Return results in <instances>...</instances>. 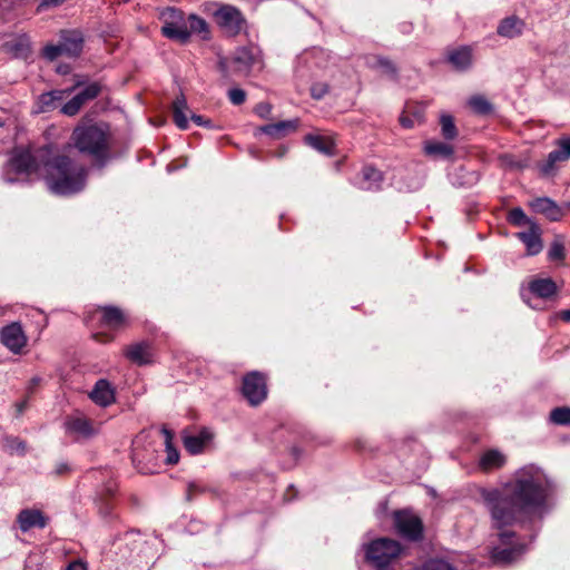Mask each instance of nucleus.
<instances>
[{
    "instance_id": "nucleus-1",
    "label": "nucleus",
    "mask_w": 570,
    "mask_h": 570,
    "mask_svg": "<svg viewBox=\"0 0 570 570\" xmlns=\"http://www.w3.org/2000/svg\"><path fill=\"white\" fill-rule=\"evenodd\" d=\"M41 170L56 195H72L86 186L88 169L68 155H53L50 146H43L35 154L26 149L14 150L3 167L2 177L8 184L28 181L32 174Z\"/></svg>"
},
{
    "instance_id": "nucleus-2",
    "label": "nucleus",
    "mask_w": 570,
    "mask_h": 570,
    "mask_svg": "<svg viewBox=\"0 0 570 570\" xmlns=\"http://www.w3.org/2000/svg\"><path fill=\"white\" fill-rule=\"evenodd\" d=\"M553 484L544 471L529 464L519 469L514 480L501 490H483L482 498L489 509L493 525L501 529L511 525L527 513L547 503Z\"/></svg>"
},
{
    "instance_id": "nucleus-3",
    "label": "nucleus",
    "mask_w": 570,
    "mask_h": 570,
    "mask_svg": "<svg viewBox=\"0 0 570 570\" xmlns=\"http://www.w3.org/2000/svg\"><path fill=\"white\" fill-rule=\"evenodd\" d=\"M71 141L80 154L89 155L101 163L107 158V131L98 125L75 128Z\"/></svg>"
},
{
    "instance_id": "nucleus-4",
    "label": "nucleus",
    "mask_w": 570,
    "mask_h": 570,
    "mask_svg": "<svg viewBox=\"0 0 570 570\" xmlns=\"http://www.w3.org/2000/svg\"><path fill=\"white\" fill-rule=\"evenodd\" d=\"M364 549L366 562L376 570H385L402 551L400 542L390 538L373 540Z\"/></svg>"
},
{
    "instance_id": "nucleus-5",
    "label": "nucleus",
    "mask_w": 570,
    "mask_h": 570,
    "mask_svg": "<svg viewBox=\"0 0 570 570\" xmlns=\"http://www.w3.org/2000/svg\"><path fill=\"white\" fill-rule=\"evenodd\" d=\"M255 61L256 57L253 50L242 47L235 51L232 59L220 57L217 68L225 79L232 80L234 76H247L255 65Z\"/></svg>"
},
{
    "instance_id": "nucleus-6",
    "label": "nucleus",
    "mask_w": 570,
    "mask_h": 570,
    "mask_svg": "<svg viewBox=\"0 0 570 570\" xmlns=\"http://www.w3.org/2000/svg\"><path fill=\"white\" fill-rule=\"evenodd\" d=\"M163 20L161 35L179 43H187L190 38L184 12L179 9L168 7L160 13Z\"/></svg>"
},
{
    "instance_id": "nucleus-7",
    "label": "nucleus",
    "mask_w": 570,
    "mask_h": 570,
    "mask_svg": "<svg viewBox=\"0 0 570 570\" xmlns=\"http://www.w3.org/2000/svg\"><path fill=\"white\" fill-rule=\"evenodd\" d=\"M556 149L550 151L547 159L538 164L541 176L552 177L560 165L570 159V136H561L554 141Z\"/></svg>"
},
{
    "instance_id": "nucleus-8",
    "label": "nucleus",
    "mask_w": 570,
    "mask_h": 570,
    "mask_svg": "<svg viewBox=\"0 0 570 570\" xmlns=\"http://www.w3.org/2000/svg\"><path fill=\"white\" fill-rule=\"evenodd\" d=\"M66 434L75 442H85L99 433V425L85 415H69L63 423Z\"/></svg>"
},
{
    "instance_id": "nucleus-9",
    "label": "nucleus",
    "mask_w": 570,
    "mask_h": 570,
    "mask_svg": "<svg viewBox=\"0 0 570 570\" xmlns=\"http://www.w3.org/2000/svg\"><path fill=\"white\" fill-rule=\"evenodd\" d=\"M515 533L512 531H501L499 539L502 547L493 548L491 556L495 563L509 564L515 561L525 550V546L514 542Z\"/></svg>"
},
{
    "instance_id": "nucleus-10",
    "label": "nucleus",
    "mask_w": 570,
    "mask_h": 570,
    "mask_svg": "<svg viewBox=\"0 0 570 570\" xmlns=\"http://www.w3.org/2000/svg\"><path fill=\"white\" fill-rule=\"evenodd\" d=\"M217 24L228 35L236 36L244 28L246 20L234 6L220 4L213 13Z\"/></svg>"
},
{
    "instance_id": "nucleus-11",
    "label": "nucleus",
    "mask_w": 570,
    "mask_h": 570,
    "mask_svg": "<svg viewBox=\"0 0 570 570\" xmlns=\"http://www.w3.org/2000/svg\"><path fill=\"white\" fill-rule=\"evenodd\" d=\"M242 392L250 405L261 404L267 396L265 376L257 372H250L243 379Z\"/></svg>"
},
{
    "instance_id": "nucleus-12",
    "label": "nucleus",
    "mask_w": 570,
    "mask_h": 570,
    "mask_svg": "<svg viewBox=\"0 0 570 570\" xmlns=\"http://www.w3.org/2000/svg\"><path fill=\"white\" fill-rule=\"evenodd\" d=\"M394 525L397 532L407 540L419 541L423 537L421 519L405 511L394 513Z\"/></svg>"
},
{
    "instance_id": "nucleus-13",
    "label": "nucleus",
    "mask_w": 570,
    "mask_h": 570,
    "mask_svg": "<svg viewBox=\"0 0 570 570\" xmlns=\"http://www.w3.org/2000/svg\"><path fill=\"white\" fill-rule=\"evenodd\" d=\"M102 90V86L98 81L88 83L77 95H75L69 101L61 107V112L67 116H75L79 112L81 107L96 99Z\"/></svg>"
},
{
    "instance_id": "nucleus-14",
    "label": "nucleus",
    "mask_w": 570,
    "mask_h": 570,
    "mask_svg": "<svg viewBox=\"0 0 570 570\" xmlns=\"http://www.w3.org/2000/svg\"><path fill=\"white\" fill-rule=\"evenodd\" d=\"M0 342L13 354H20L28 338L22 325L19 322H12L0 330Z\"/></svg>"
},
{
    "instance_id": "nucleus-15",
    "label": "nucleus",
    "mask_w": 570,
    "mask_h": 570,
    "mask_svg": "<svg viewBox=\"0 0 570 570\" xmlns=\"http://www.w3.org/2000/svg\"><path fill=\"white\" fill-rule=\"evenodd\" d=\"M59 42L67 57L76 58L80 56L83 48V33L78 29L61 30Z\"/></svg>"
},
{
    "instance_id": "nucleus-16",
    "label": "nucleus",
    "mask_w": 570,
    "mask_h": 570,
    "mask_svg": "<svg viewBox=\"0 0 570 570\" xmlns=\"http://www.w3.org/2000/svg\"><path fill=\"white\" fill-rule=\"evenodd\" d=\"M445 60L454 70L465 72L470 70L473 65L472 49L469 46L449 49Z\"/></svg>"
},
{
    "instance_id": "nucleus-17",
    "label": "nucleus",
    "mask_w": 570,
    "mask_h": 570,
    "mask_svg": "<svg viewBox=\"0 0 570 570\" xmlns=\"http://www.w3.org/2000/svg\"><path fill=\"white\" fill-rule=\"evenodd\" d=\"M17 522L22 532H27L32 528L43 529L48 524V519L40 510L23 509L17 517Z\"/></svg>"
},
{
    "instance_id": "nucleus-18",
    "label": "nucleus",
    "mask_w": 570,
    "mask_h": 570,
    "mask_svg": "<svg viewBox=\"0 0 570 570\" xmlns=\"http://www.w3.org/2000/svg\"><path fill=\"white\" fill-rule=\"evenodd\" d=\"M356 184L364 190H380L383 184V174L373 166H364L358 174Z\"/></svg>"
},
{
    "instance_id": "nucleus-19",
    "label": "nucleus",
    "mask_w": 570,
    "mask_h": 570,
    "mask_svg": "<svg viewBox=\"0 0 570 570\" xmlns=\"http://www.w3.org/2000/svg\"><path fill=\"white\" fill-rule=\"evenodd\" d=\"M90 399L102 407L115 402V392L107 380H98L89 394Z\"/></svg>"
},
{
    "instance_id": "nucleus-20",
    "label": "nucleus",
    "mask_w": 570,
    "mask_h": 570,
    "mask_svg": "<svg viewBox=\"0 0 570 570\" xmlns=\"http://www.w3.org/2000/svg\"><path fill=\"white\" fill-rule=\"evenodd\" d=\"M530 206L535 213L544 215L552 222L559 220L563 215L558 204L548 197L535 198L530 203Z\"/></svg>"
},
{
    "instance_id": "nucleus-21",
    "label": "nucleus",
    "mask_w": 570,
    "mask_h": 570,
    "mask_svg": "<svg viewBox=\"0 0 570 570\" xmlns=\"http://www.w3.org/2000/svg\"><path fill=\"white\" fill-rule=\"evenodd\" d=\"M116 492V484L112 482L107 483L104 489L98 493L97 507L100 515L105 519L112 517V498Z\"/></svg>"
},
{
    "instance_id": "nucleus-22",
    "label": "nucleus",
    "mask_w": 570,
    "mask_h": 570,
    "mask_svg": "<svg viewBox=\"0 0 570 570\" xmlns=\"http://www.w3.org/2000/svg\"><path fill=\"white\" fill-rule=\"evenodd\" d=\"M517 237L525 245L528 255L533 256L542 250L540 230L534 224L529 230L518 233Z\"/></svg>"
},
{
    "instance_id": "nucleus-23",
    "label": "nucleus",
    "mask_w": 570,
    "mask_h": 570,
    "mask_svg": "<svg viewBox=\"0 0 570 570\" xmlns=\"http://www.w3.org/2000/svg\"><path fill=\"white\" fill-rule=\"evenodd\" d=\"M529 291L539 298L548 299L557 294L558 286L550 277L535 278L529 283Z\"/></svg>"
},
{
    "instance_id": "nucleus-24",
    "label": "nucleus",
    "mask_w": 570,
    "mask_h": 570,
    "mask_svg": "<svg viewBox=\"0 0 570 570\" xmlns=\"http://www.w3.org/2000/svg\"><path fill=\"white\" fill-rule=\"evenodd\" d=\"M297 126H298L297 119L282 120V121H278L275 124H268V125L262 126L259 128V131L267 136H271L273 138H282V137L286 136L288 132L295 131Z\"/></svg>"
},
{
    "instance_id": "nucleus-25",
    "label": "nucleus",
    "mask_w": 570,
    "mask_h": 570,
    "mask_svg": "<svg viewBox=\"0 0 570 570\" xmlns=\"http://www.w3.org/2000/svg\"><path fill=\"white\" fill-rule=\"evenodd\" d=\"M523 27L524 22L520 18L511 16L501 20L497 32L501 37L513 39L522 33Z\"/></svg>"
},
{
    "instance_id": "nucleus-26",
    "label": "nucleus",
    "mask_w": 570,
    "mask_h": 570,
    "mask_svg": "<svg viewBox=\"0 0 570 570\" xmlns=\"http://www.w3.org/2000/svg\"><path fill=\"white\" fill-rule=\"evenodd\" d=\"M173 110V120L175 125L181 129L186 130L188 128V118H187V111L189 110L186 97L184 94H180L175 98L171 106Z\"/></svg>"
},
{
    "instance_id": "nucleus-27",
    "label": "nucleus",
    "mask_w": 570,
    "mask_h": 570,
    "mask_svg": "<svg viewBox=\"0 0 570 570\" xmlns=\"http://www.w3.org/2000/svg\"><path fill=\"white\" fill-rule=\"evenodd\" d=\"M63 90H51L38 97L36 112H49L58 107L65 97Z\"/></svg>"
},
{
    "instance_id": "nucleus-28",
    "label": "nucleus",
    "mask_w": 570,
    "mask_h": 570,
    "mask_svg": "<svg viewBox=\"0 0 570 570\" xmlns=\"http://www.w3.org/2000/svg\"><path fill=\"white\" fill-rule=\"evenodd\" d=\"M101 323L112 330L120 327L125 323L124 312L116 306L107 305L100 307Z\"/></svg>"
},
{
    "instance_id": "nucleus-29",
    "label": "nucleus",
    "mask_w": 570,
    "mask_h": 570,
    "mask_svg": "<svg viewBox=\"0 0 570 570\" xmlns=\"http://www.w3.org/2000/svg\"><path fill=\"white\" fill-rule=\"evenodd\" d=\"M304 140L309 147H312L313 149L317 150L321 154H324L326 156L334 155L335 145L333 139L330 137L308 134L304 137Z\"/></svg>"
},
{
    "instance_id": "nucleus-30",
    "label": "nucleus",
    "mask_w": 570,
    "mask_h": 570,
    "mask_svg": "<svg viewBox=\"0 0 570 570\" xmlns=\"http://www.w3.org/2000/svg\"><path fill=\"white\" fill-rule=\"evenodd\" d=\"M450 177L452 185L464 188L474 186L480 179V175L476 171H470L462 166L456 168Z\"/></svg>"
},
{
    "instance_id": "nucleus-31",
    "label": "nucleus",
    "mask_w": 570,
    "mask_h": 570,
    "mask_svg": "<svg viewBox=\"0 0 570 570\" xmlns=\"http://www.w3.org/2000/svg\"><path fill=\"white\" fill-rule=\"evenodd\" d=\"M366 63L373 69H380L383 73L392 79L397 78V68L392 60L383 56H371L367 58Z\"/></svg>"
},
{
    "instance_id": "nucleus-32",
    "label": "nucleus",
    "mask_w": 570,
    "mask_h": 570,
    "mask_svg": "<svg viewBox=\"0 0 570 570\" xmlns=\"http://www.w3.org/2000/svg\"><path fill=\"white\" fill-rule=\"evenodd\" d=\"M125 355L128 360L136 364H147L149 362L148 344L140 342L129 345L125 351Z\"/></svg>"
},
{
    "instance_id": "nucleus-33",
    "label": "nucleus",
    "mask_w": 570,
    "mask_h": 570,
    "mask_svg": "<svg viewBox=\"0 0 570 570\" xmlns=\"http://www.w3.org/2000/svg\"><path fill=\"white\" fill-rule=\"evenodd\" d=\"M505 463V456L499 450H489L480 458V466L484 471L499 469Z\"/></svg>"
},
{
    "instance_id": "nucleus-34",
    "label": "nucleus",
    "mask_w": 570,
    "mask_h": 570,
    "mask_svg": "<svg viewBox=\"0 0 570 570\" xmlns=\"http://www.w3.org/2000/svg\"><path fill=\"white\" fill-rule=\"evenodd\" d=\"M6 51L16 58H28L31 52L29 40L26 37L14 39L4 43Z\"/></svg>"
},
{
    "instance_id": "nucleus-35",
    "label": "nucleus",
    "mask_w": 570,
    "mask_h": 570,
    "mask_svg": "<svg viewBox=\"0 0 570 570\" xmlns=\"http://www.w3.org/2000/svg\"><path fill=\"white\" fill-rule=\"evenodd\" d=\"M424 153L431 157L448 159L453 156L454 149L451 145L442 141H428L424 146Z\"/></svg>"
},
{
    "instance_id": "nucleus-36",
    "label": "nucleus",
    "mask_w": 570,
    "mask_h": 570,
    "mask_svg": "<svg viewBox=\"0 0 570 570\" xmlns=\"http://www.w3.org/2000/svg\"><path fill=\"white\" fill-rule=\"evenodd\" d=\"M208 440L209 433L206 431L196 435H184L183 438L184 446L190 454L200 453Z\"/></svg>"
},
{
    "instance_id": "nucleus-37",
    "label": "nucleus",
    "mask_w": 570,
    "mask_h": 570,
    "mask_svg": "<svg viewBox=\"0 0 570 570\" xmlns=\"http://www.w3.org/2000/svg\"><path fill=\"white\" fill-rule=\"evenodd\" d=\"M468 105L475 114L481 116L490 115L493 111L492 104L482 95L472 96Z\"/></svg>"
},
{
    "instance_id": "nucleus-38",
    "label": "nucleus",
    "mask_w": 570,
    "mask_h": 570,
    "mask_svg": "<svg viewBox=\"0 0 570 570\" xmlns=\"http://www.w3.org/2000/svg\"><path fill=\"white\" fill-rule=\"evenodd\" d=\"M186 22H187L188 31H190V35L198 33V35H202L203 39L208 38V35H209L208 24L203 18H200L196 14H190Z\"/></svg>"
},
{
    "instance_id": "nucleus-39",
    "label": "nucleus",
    "mask_w": 570,
    "mask_h": 570,
    "mask_svg": "<svg viewBox=\"0 0 570 570\" xmlns=\"http://www.w3.org/2000/svg\"><path fill=\"white\" fill-rule=\"evenodd\" d=\"M441 132L444 139L453 140L458 136L454 119L451 115H442L440 118Z\"/></svg>"
},
{
    "instance_id": "nucleus-40",
    "label": "nucleus",
    "mask_w": 570,
    "mask_h": 570,
    "mask_svg": "<svg viewBox=\"0 0 570 570\" xmlns=\"http://www.w3.org/2000/svg\"><path fill=\"white\" fill-rule=\"evenodd\" d=\"M163 434L165 435V445L167 451V463L168 464H176L179 460V453L177 449L173 445V438L174 434L170 430L163 428L161 430Z\"/></svg>"
},
{
    "instance_id": "nucleus-41",
    "label": "nucleus",
    "mask_w": 570,
    "mask_h": 570,
    "mask_svg": "<svg viewBox=\"0 0 570 570\" xmlns=\"http://www.w3.org/2000/svg\"><path fill=\"white\" fill-rule=\"evenodd\" d=\"M4 449L12 453H18L20 455H24L27 450V444L24 441L17 436H6L3 440Z\"/></svg>"
},
{
    "instance_id": "nucleus-42",
    "label": "nucleus",
    "mask_w": 570,
    "mask_h": 570,
    "mask_svg": "<svg viewBox=\"0 0 570 570\" xmlns=\"http://www.w3.org/2000/svg\"><path fill=\"white\" fill-rule=\"evenodd\" d=\"M550 420L558 425L570 424V407L561 406L556 407L550 412Z\"/></svg>"
},
{
    "instance_id": "nucleus-43",
    "label": "nucleus",
    "mask_w": 570,
    "mask_h": 570,
    "mask_svg": "<svg viewBox=\"0 0 570 570\" xmlns=\"http://www.w3.org/2000/svg\"><path fill=\"white\" fill-rule=\"evenodd\" d=\"M502 163L505 167L513 170H522L529 166L528 158H518L514 155L505 154L501 157Z\"/></svg>"
},
{
    "instance_id": "nucleus-44",
    "label": "nucleus",
    "mask_w": 570,
    "mask_h": 570,
    "mask_svg": "<svg viewBox=\"0 0 570 570\" xmlns=\"http://www.w3.org/2000/svg\"><path fill=\"white\" fill-rule=\"evenodd\" d=\"M508 222L511 225L519 226V227L531 223L530 219L528 218V216L525 215V213L523 212V209L520 207L512 208L509 212Z\"/></svg>"
},
{
    "instance_id": "nucleus-45",
    "label": "nucleus",
    "mask_w": 570,
    "mask_h": 570,
    "mask_svg": "<svg viewBox=\"0 0 570 570\" xmlns=\"http://www.w3.org/2000/svg\"><path fill=\"white\" fill-rule=\"evenodd\" d=\"M60 56H66L60 42L58 45H47L42 49V57L49 61H55Z\"/></svg>"
},
{
    "instance_id": "nucleus-46",
    "label": "nucleus",
    "mask_w": 570,
    "mask_h": 570,
    "mask_svg": "<svg viewBox=\"0 0 570 570\" xmlns=\"http://www.w3.org/2000/svg\"><path fill=\"white\" fill-rule=\"evenodd\" d=\"M423 570H456L451 563L443 559H431L423 566Z\"/></svg>"
},
{
    "instance_id": "nucleus-47",
    "label": "nucleus",
    "mask_w": 570,
    "mask_h": 570,
    "mask_svg": "<svg viewBox=\"0 0 570 570\" xmlns=\"http://www.w3.org/2000/svg\"><path fill=\"white\" fill-rule=\"evenodd\" d=\"M548 258L550 261H561L564 258V245L559 242L554 240L550 245V248L548 250Z\"/></svg>"
},
{
    "instance_id": "nucleus-48",
    "label": "nucleus",
    "mask_w": 570,
    "mask_h": 570,
    "mask_svg": "<svg viewBox=\"0 0 570 570\" xmlns=\"http://www.w3.org/2000/svg\"><path fill=\"white\" fill-rule=\"evenodd\" d=\"M228 99L233 105L239 106L245 102L246 92L240 88L229 89L228 90Z\"/></svg>"
},
{
    "instance_id": "nucleus-49",
    "label": "nucleus",
    "mask_w": 570,
    "mask_h": 570,
    "mask_svg": "<svg viewBox=\"0 0 570 570\" xmlns=\"http://www.w3.org/2000/svg\"><path fill=\"white\" fill-rule=\"evenodd\" d=\"M328 92V86L325 82H316L311 87V96L320 100Z\"/></svg>"
},
{
    "instance_id": "nucleus-50",
    "label": "nucleus",
    "mask_w": 570,
    "mask_h": 570,
    "mask_svg": "<svg viewBox=\"0 0 570 570\" xmlns=\"http://www.w3.org/2000/svg\"><path fill=\"white\" fill-rule=\"evenodd\" d=\"M63 2H65V0H40L39 4L37 7V12L40 13L48 9L57 8V7L61 6Z\"/></svg>"
},
{
    "instance_id": "nucleus-51",
    "label": "nucleus",
    "mask_w": 570,
    "mask_h": 570,
    "mask_svg": "<svg viewBox=\"0 0 570 570\" xmlns=\"http://www.w3.org/2000/svg\"><path fill=\"white\" fill-rule=\"evenodd\" d=\"M190 119L197 125L206 128H214L213 121L204 116L191 114Z\"/></svg>"
},
{
    "instance_id": "nucleus-52",
    "label": "nucleus",
    "mask_w": 570,
    "mask_h": 570,
    "mask_svg": "<svg viewBox=\"0 0 570 570\" xmlns=\"http://www.w3.org/2000/svg\"><path fill=\"white\" fill-rule=\"evenodd\" d=\"M256 114L262 118H267L271 115L272 106L267 102H261L255 108Z\"/></svg>"
},
{
    "instance_id": "nucleus-53",
    "label": "nucleus",
    "mask_w": 570,
    "mask_h": 570,
    "mask_svg": "<svg viewBox=\"0 0 570 570\" xmlns=\"http://www.w3.org/2000/svg\"><path fill=\"white\" fill-rule=\"evenodd\" d=\"M71 471V468L68 462L61 461L58 462L55 466L53 473L56 475H65Z\"/></svg>"
},
{
    "instance_id": "nucleus-54",
    "label": "nucleus",
    "mask_w": 570,
    "mask_h": 570,
    "mask_svg": "<svg viewBox=\"0 0 570 570\" xmlns=\"http://www.w3.org/2000/svg\"><path fill=\"white\" fill-rule=\"evenodd\" d=\"M325 56V51L321 48H313L309 51L304 52V55L301 57L304 59H308L309 57H323Z\"/></svg>"
},
{
    "instance_id": "nucleus-55",
    "label": "nucleus",
    "mask_w": 570,
    "mask_h": 570,
    "mask_svg": "<svg viewBox=\"0 0 570 570\" xmlns=\"http://www.w3.org/2000/svg\"><path fill=\"white\" fill-rule=\"evenodd\" d=\"M416 120L417 119L411 118L410 116L406 115H402L400 117V122L404 128H413L415 126Z\"/></svg>"
},
{
    "instance_id": "nucleus-56",
    "label": "nucleus",
    "mask_w": 570,
    "mask_h": 570,
    "mask_svg": "<svg viewBox=\"0 0 570 570\" xmlns=\"http://www.w3.org/2000/svg\"><path fill=\"white\" fill-rule=\"evenodd\" d=\"M200 491V488L195 484V483H190L188 485V492H187V499L190 500L191 497L196 493V492H199Z\"/></svg>"
},
{
    "instance_id": "nucleus-57",
    "label": "nucleus",
    "mask_w": 570,
    "mask_h": 570,
    "mask_svg": "<svg viewBox=\"0 0 570 570\" xmlns=\"http://www.w3.org/2000/svg\"><path fill=\"white\" fill-rule=\"evenodd\" d=\"M67 570H87L81 562H72L68 566Z\"/></svg>"
},
{
    "instance_id": "nucleus-58",
    "label": "nucleus",
    "mask_w": 570,
    "mask_h": 570,
    "mask_svg": "<svg viewBox=\"0 0 570 570\" xmlns=\"http://www.w3.org/2000/svg\"><path fill=\"white\" fill-rule=\"evenodd\" d=\"M560 317L564 322H570V309H564L560 312Z\"/></svg>"
},
{
    "instance_id": "nucleus-59",
    "label": "nucleus",
    "mask_w": 570,
    "mask_h": 570,
    "mask_svg": "<svg viewBox=\"0 0 570 570\" xmlns=\"http://www.w3.org/2000/svg\"><path fill=\"white\" fill-rule=\"evenodd\" d=\"M292 455L295 460H297L301 456V450L297 446L292 448Z\"/></svg>"
},
{
    "instance_id": "nucleus-60",
    "label": "nucleus",
    "mask_w": 570,
    "mask_h": 570,
    "mask_svg": "<svg viewBox=\"0 0 570 570\" xmlns=\"http://www.w3.org/2000/svg\"><path fill=\"white\" fill-rule=\"evenodd\" d=\"M26 406H27V401H23V402L17 404L18 413L21 414L23 412V410L26 409Z\"/></svg>"
},
{
    "instance_id": "nucleus-61",
    "label": "nucleus",
    "mask_w": 570,
    "mask_h": 570,
    "mask_svg": "<svg viewBox=\"0 0 570 570\" xmlns=\"http://www.w3.org/2000/svg\"><path fill=\"white\" fill-rule=\"evenodd\" d=\"M39 381H40V379H38V377H33V379L31 380V382H30V383H31V386H30V387L36 386V385L39 383Z\"/></svg>"
},
{
    "instance_id": "nucleus-62",
    "label": "nucleus",
    "mask_w": 570,
    "mask_h": 570,
    "mask_svg": "<svg viewBox=\"0 0 570 570\" xmlns=\"http://www.w3.org/2000/svg\"><path fill=\"white\" fill-rule=\"evenodd\" d=\"M285 153H286V148L282 147L281 150L277 154V157H283L285 155Z\"/></svg>"
},
{
    "instance_id": "nucleus-63",
    "label": "nucleus",
    "mask_w": 570,
    "mask_h": 570,
    "mask_svg": "<svg viewBox=\"0 0 570 570\" xmlns=\"http://www.w3.org/2000/svg\"><path fill=\"white\" fill-rule=\"evenodd\" d=\"M522 298L524 299V302H527L529 305H531V304L527 301V298H525V295H524V294L522 295Z\"/></svg>"
}]
</instances>
